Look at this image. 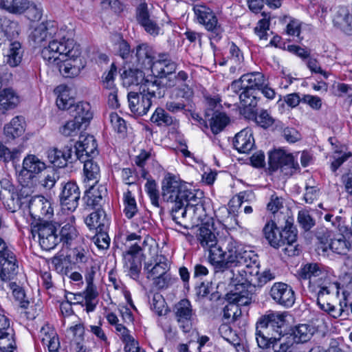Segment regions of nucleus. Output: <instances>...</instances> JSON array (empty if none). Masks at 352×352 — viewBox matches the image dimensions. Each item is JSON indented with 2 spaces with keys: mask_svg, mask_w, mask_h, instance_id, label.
I'll use <instances>...</instances> for the list:
<instances>
[{
  "mask_svg": "<svg viewBox=\"0 0 352 352\" xmlns=\"http://www.w3.org/2000/svg\"><path fill=\"white\" fill-rule=\"evenodd\" d=\"M124 213L128 219H131L138 212L137 204L135 198L132 196L131 192L127 190L124 193Z\"/></svg>",
  "mask_w": 352,
  "mask_h": 352,
  "instance_id": "obj_58",
  "label": "nucleus"
},
{
  "mask_svg": "<svg viewBox=\"0 0 352 352\" xmlns=\"http://www.w3.org/2000/svg\"><path fill=\"white\" fill-rule=\"evenodd\" d=\"M273 339L272 348L274 352H287L294 342L292 335L283 334V331H280L277 336L274 335Z\"/></svg>",
  "mask_w": 352,
  "mask_h": 352,
  "instance_id": "obj_47",
  "label": "nucleus"
},
{
  "mask_svg": "<svg viewBox=\"0 0 352 352\" xmlns=\"http://www.w3.org/2000/svg\"><path fill=\"white\" fill-rule=\"evenodd\" d=\"M145 190L149 197L152 205L157 208H160V192L156 182L154 180H148L145 184Z\"/></svg>",
  "mask_w": 352,
  "mask_h": 352,
  "instance_id": "obj_59",
  "label": "nucleus"
},
{
  "mask_svg": "<svg viewBox=\"0 0 352 352\" xmlns=\"http://www.w3.org/2000/svg\"><path fill=\"white\" fill-rule=\"evenodd\" d=\"M339 286L337 283L332 282L331 278L324 275L311 285H308L309 292L316 296L317 304L320 308H330V301L334 292L338 293Z\"/></svg>",
  "mask_w": 352,
  "mask_h": 352,
  "instance_id": "obj_5",
  "label": "nucleus"
},
{
  "mask_svg": "<svg viewBox=\"0 0 352 352\" xmlns=\"http://www.w3.org/2000/svg\"><path fill=\"white\" fill-rule=\"evenodd\" d=\"M263 231L265 238L272 247L274 248L281 247V230L274 221H268L264 226Z\"/></svg>",
  "mask_w": 352,
  "mask_h": 352,
  "instance_id": "obj_41",
  "label": "nucleus"
},
{
  "mask_svg": "<svg viewBox=\"0 0 352 352\" xmlns=\"http://www.w3.org/2000/svg\"><path fill=\"white\" fill-rule=\"evenodd\" d=\"M324 219L330 222L332 228L337 230L339 233H347L349 230L352 234V217H351V226L346 224V218L340 216L334 217L333 214H327L324 216Z\"/></svg>",
  "mask_w": 352,
  "mask_h": 352,
  "instance_id": "obj_50",
  "label": "nucleus"
},
{
  "mask_svg": "<svg viewBox=\"0 0 352 352\" xmlns=\"http://www.w3.org/2000/svg\"><path fill=\"white\" fill-rule=\"evenodd\" d=\"M48 159L54 166L58 168L65 167L67 162H72L74 157L72 151L70 147H65L63 150H59L56 148L50 149L47 153Z\"/></svg>",
  "mask_w": 352,
  "mask_h": 352,
  "instance_id": "obj_34",
  "label": "nucleus"
},
{
  "mask_svg": "<svg viewBox=\"0 0 352 352\" xmlns=\"http://www.w3.org/2000/svg\"><path fill=\"white\" fill-rule=\"evenodd\" d=\"M124 267L129 275L134 280H138L142 269L143 253L141 246L138 243L128 245V249L123 252Z\"/></svg>",
  "mask_w": 352,
  "mask_h": 352,
  "instance_id": "obj_8",
  "label": "nucleus"
},
{
  "mask_svg": "<svg viewBox=\"0 0 352 352\" xmlns=\"http://www.w3.org/2000/svg\"><path fill=\"white\" fill-rule=\"evenodd\" d=\"M333 232L332 229L327 228V241L329 243V249L336 254H346L350 249L351 244L346 240L345 233L333 234Z\"/></svg>",
  "mask_w": 352,
  "mask_h": 352,
  "instance_id": "obj_29",
  "label": "nucleus"
},
{
  "mask_svg": "<svg viewBox=\"0 0 352 352\" xmlns=\"http://www.w3.org/2000/svg\"><path fill=\"white\" fill-rule=\"evenodd\" d=\"M187 201L188 212L195 214V217H192V225H197L198 226L199 224H202V226L209 224L210 218L206 213L201 199L194 194V197L190 198L189 201Z\"/></svg>",
  "mask_w": 352,
  "mask_h": 352,
  "instance_id": "obj_32",
  "label": "nucleus"
},
{
  "mask_svg": "<svg viewBox=\"0 0 352 352\" xmlns=\"http://www.w3.org/2000/svg\"><path fill=\"white\" fill-rule=\"evenodd\" d=\"M33 238L37 235L41 248L49 251L54 249L59 243L58 225L56 222L44 221L36 223L31 228Z\"/></svg>",
  "mask_w": 352,
  "mask_h": 352,
  "instance_id": "obj_6",
  "label": "nucleus"
},
{
  "mask_svg": "<svg viewBox=\"0 0 352 352\" xmlns=\"http://www.w3.org/2000/svg\"><path fill=\"white\" fill-rule=\"evenodd\" d=\"M177 64L169 58L167 54H160L152 71L153 75L160 78L171 75L175 72Z\"/></svg>",
  "mask_w": 352,
  "mask_h": 352,
  "instance_id": "obj_28",
  "label": "nucleus"
},
{
  "mask_svg": "<svg viewBox=\"0 0 352 352\" xmlns=\"http://www.w3.org/2000/svg\"><path fill=\"white\" fill-rule=\"evenodd\" d=\"M322 265L317 263H309L302 265L298 272L300 279L309 280L308 285H311L326 275Z\"/></svg>",
  "mask_w": 352,
  "mask_h": 352,
  "instance_id": "obj_26",
  "label": "nucleus"
},
{
  "mask_svg": "<svg viewBox=\"0 0 352 352\" xmlns=\"http://www.w3.org/2000/svg\"><path fill=\"white\" fill-rule=\"evenodd\" d=\"M87 186L89 188L85 191V195L83 197L86 205L94 209L101 208L104 198L107 195V188L103 185L97 186L93 184H89Z\"/></svg>",
  "mask_w": 352,
  "mask_h": 352,
  "instance_id": "obj_23",
  "label": "nucleus"
},
{
  "mask_svg": "<svg viewBox=\"0 0 352 352\" xmlns=\"http://www.w3.org/2000/svg\"><path fill=\"white\" fill-rule=\"evenodd\" d=\"M107 230L96 231L92 241L94 244L101 250H106L109 247L110 238L107 232Z\"/></svg>",
  "mask_w": 352,
  "mask_h": 352,
  "instance_id": "obj_62",
  "label": "nucleus"
},
{
  "mask_svg": "<svg viewBox=\"0 0 352 352\" xmlns=\"http://www.w3.org/2000/svg\"><path fill=\"white\" fill-rule=\"evenodd\" d=\"M41 334L45 336L41 338V342L43 345H46L50 352H58L60 346L58 338L53 330L47 331L45 328L43 327L41 331Z\"/></svg>",
  "mask_w": 352,
  "mask_h": 352,
  "instance_id": "obj_55",
  "label": "nucleus"
},
{
  "mask_svg": "<svg viewBox=\"0 0 352 352\" xmlns=\"http://www.w3.org/2000/svg\"><path fill=\"white\" fill-rule=\"evenodd\" d=\"M145 93L141 91L129 92L128 94L129 106L131 111L138 116H142L148 112L152 105V101Z\"/></svg>",
  "mask_w": 352,
  "mask_h": 352,
  "instance_id": "obj_21",
  "label": "nucleus"
},
{
  "mask_svg": "<svg viewBox=\"0 0 352 352\" xmlns=\"http://www.w3.org/2000/svg\"><path fill=\"white\" fill-rule=\"evenodd\" d=\"M268 163L271 170L275 171L280 168L285 175H292L298 167L292 155L287 154L282 150L270 152Z\"/></svg>",
  "mask_w": 352,
  "mask_h": 352,
  "instance_id": "obj_12",
  "label": "nucleus"
},
{
  "mask_svg": "<svg viewBox=\"0 0 352 352\" xmlns=\"http://www.w3.org/2000/svg\"><path fill=\"white\" fill-rule=\"evenodd\" d=\"M197 239L201 246L209 251L208 259L210 262L213 250L219 249V239H217L215 233L210 228L209 224L203 225L199 228Z\"/></svg>",
  "mask_w": 352,
  "mask_h": 352,
  "instance_id": "obj_19",
  "label": "nucleus"
},
{
  "mask_svg": "<svg viewBox=\"0 0 352 352\" xmlns=\"http://www.w3.org/2000/svg\"><path fill=\"white\" fill-rule=\"evenodd\" d=\"M82 294H83L84 301H85L87 312L93 311L97 304L96 298L98 296V292L93 283L89 280L86 289Z\"/></svg>",
  "mask_w": 352,
  "mask_h": 352,
  "instance_id": "obj_52",
  "label": "nucleus"
},
{
  "mask_svg": "<svg viewBox=\"0 0 352 352\" xmlns=\"http://www.w3.org/2000/svg\"><path fill=\"white\" fill-rule=\"evenodd\" d=\"M174 311L180 327L184 331L188 332L195 316L190 302L187 299L181 300L175 305Z\"/></svg>",
  "mask_w": 352,
  "mask_h": 352,
  "instance_id": "obj_17",
  "label": "nucleus"
},
{
  "mask_svg": "<svg viewBox=\"0 0 352 352\" xmlns=\"http://www.w3.org/2000/svg\"><path fill=\"white\" fill-rule=\"evenodd\" d=\"M74 217L72 216L69 222L57 223L59 241L63 245H71L78 238V232L74 224Z\"/></svg>",
  "mask_w": 352,
  "mask_h": 352,
  "instance_id": "obj_33",
  "label": "nucleus"
},
{
  "mask_svg": "<svg viewBox=\"0 0 352 352\" xmlns=\"http://www.w3.org/2000/svg\"><path fill=\"white\" fill-rule=\"evenodd\" d=\"M257 322L264 326L270 332L273 331L278 334L280 331H283L282 329L285 326V316L284 314L272 312L261 316Z\"/></svg>",
  "mask_w": 352,
  "mask_h": 352,
  "instance_id": "obj_31",
  "label": "nucleus"
},
{
  "mask_svg": "<svg viewBox=\"0 0 352 352\" xmlns=\"http://www.w3.org/2000/svg\"><path fill=\"white\" fill-rule=\"evenodd\" d=\"M5 49L4 56L6 63L12 67L19 66L23 56L24 50L20 42L16 41H10L3 42Z\"/></svg>",
  "mask_w": 352,
  "mask_h": 352,
  "instance_id": "obj_25",
  "label": "nucleus"
},
{
  "mask_svg": "<svg viewBox=\"0 0 352 352\" xmlns=\"http://www.w3.org/2000/svg\"><path fill=\"white\" fill-rule=\"evenodd\" d=\"M63 33L51 23H41L34 28L30 37L36 45L52 39L42 50V57L64 77L73 78L80 74L85 63L80 57V45L73 39L66 38Z\"/></svg>",
  "mask_w": 352,
  "mask_h": 352,
  "instance_id": "obj_1",
  "label": "nucleus"
},
{
  "mask_svg": "<svg viewBox=\"0 0 352 352\" xmlns=\"http://www.w3.org/2000/svg\"><path fill=\"white\" fill-rule=\"evenodd\" d=\"M256 122L264 129H267L273 125L275 120L268 113L267 110H261L255 116Z\"/></svg>",
  "mask_w": 352,
  "mask_h": 352,
  "instance_id": "obj_63",
  "label": "nucleus"
},
{
  "mask_svg": "<svg viewBox=\"0 0 352 352\" xmlns=\"http://www.w3.org/2000/svg\"><path fill=\"white\" fill-rule=\"evenodd\" d=\"M256 340L258 347L261 349H267L272 347L274 335H270L269 330L264 326L256 322Z\"/></svg>",
  "mask_w": 352,
  "mask_h": 352,
  "instance_id": "obj_46",
  "label": "nucleus"
},
{
  "mask_svg": "<svg viewBox=\"0 0 352 352\" xmlns=\"http://www.w3.org/2000/svg\"><path fill=\"white\" fill-rule=\"evenodd\" d=\"M270 295L279 305L289 308L293 306L296 295L293 288L284 283H275L271 287Z\"/></svg>",
  "mask_w": 352,
  "mask_h": 352,
  "instance_id": "obj_13",
  "label": "nucleus"
},
{
  "mask_svg": "<svg viewBox=\"0 0 352 352\" xmlns=\"http://www.w3.org/2000/svg\"><path fill=\"white\" fill-rule=\"evenodd\" d=\"M19 32V25L16 21H11L6 17L0 19V40L3 39V42H8V40L12 41ZM2 43H0V45Z\"/></svg>",
  "mask_w": 352,
  "mask_h": 352,
  "instance_id": "obj_38",
  "label": "nucleus"
},
{
  "mask_svg": "<svg viewBox=\"0 0 352 352\" xmlns=\"http://www.w3.org/2000/svg\"><path fill=\"white\" fill-rule=\"evenodd\" d=\"M59 178L58 172L54 168H50L46 170L44 178L40 182L45 188L51 189L54 186Z\"/></svg>",
  "mask_w": 352,
  "mask_h": 352,
  "instance_id": "obj_60",
  "label": "nucleus"
},
{
  "mask_svg": "<svg viewBox=\"0 0 352 352\" xmlns=\"http://www.w3.org/2000/svg\"><path fill=\"white\" fill-rule=\"evenodd\" d=\"M210 263L216 272H223L230 268L253 267V272L255 273L258 255L253 251L243 250L235 239L228 235L219 239V249L213 250Z\"/></svg>",
  "mask_w": 352,
  "mask_h": 352,
  "instance_id": "obj_2",
  "label": "nucleus"
},
{
  "mask_svg": "<svg viewBox=\"0 0 352 352\" xmlns=\"http://www.w3.org/2000/svg\"><path fill=\"white\" fill-rule=\"evenodd\" d=\"M84 163V182L89 184H97L100 177V169L97 162L93 158L85 159L80 161Z\"/></svg>",
  "mask_w": 352,
  "mask_h": 352,
  "instance_id": "obj_40",
  "label": "nucleus"
},
{
  "mask_svg": "<svg viewBox=\"0 0 352 352\" xmlns=\"http://www.w3.org/2000/svg\"><path fill=\"white\" fill-rule=\"evenodd\" d=\"M317 331V328L310 324H299L292 329L293 340L297 343L309 341Z\"/></svg>",
  "mask_w": 352,
  "mask_h": 352,
  "instance_id": "obj_39",
  "label": "nucleus"
},
{
  "mask_svg": "<svg viewBox=\"0 0 352 352\" xmlns=\"http://www.w3.org/2000/svg\"><path fill=\"white\" fill-rule=\"evenodd\" d=\"M193 10L198 22L203 24L207 30L211 32L212 37L219 40L223 30L213 11L205 5H196Z\"/></svg>",
  "mask_w": 352,
  "mask_h": 352,
  "instance_id": "obj_9",
  "label": "nucleus"
},
{
  "mask_svg": "<svg viewBox=\"0 0 352 352\" xmlns=\"http://www.w3.org/2000/svg\"><path fill=\"white\" fill-rule=\"evenodd\" d=\"M298 222L305 230L309 231L315 226V219L307 210H300L298 214Z\"/></svg>",
  "mask_w": 352,
  "mask_h": 352,
  "instance_id": "obj_61",
  "label": "nucleus"
},
{
  "mask_svg": "<svg viewBox=\"0 0 352 352\" xmlns=\"http://www.w3.org/2000/svg\"><path fill=\"white\" fill-rule=\"evenodd\" d=\"M188 212V201L177 202L173 204L171 208V216L173 221L181 226L187 223V214Z\"/></svg>",
  "mask_w": 352,
  "mask_h": 352,
  "instance_id": "obj_45",
  "label": "nucleus"
},
{
  "mask_svg": "<svg viewBox=\"0 0 352 352\" xmlns=\"http://www.w3.org/2000/svg\"><path fill=\"white\" fill-rule=\"evenodd\" d=\"M28 0H0V8L12 14H21L29 8Z\"/></svg>",
  "mask_w": 352,
  "mask_h": 352,
  "instance_id": "obj_44",
  "label": "nucleus"
},
{
  "mask_svg": "<svg viewBox=\"0 0 352 352\" xmlns=\"http://www.w3.org/2000/svg\"><path fill=\"white\" fill-rule=\"evenodd\" d=\"M254 140L250 129L245 128L239 132L234 137L233 145L239 153H247L252 150Z\"/></svg>",
  "mask_w": 352,
  "mask_h": 352,
  "instance_id": "obj_35",
  "label": "nucleus"
},
{
  "mask_svg": "<svg viewBox=\"0 0 352 352\" xmlns=\"http://www.w3.org/2000/svg\"><path fill=\"white\" fill-rule=\"evenodd\" d=\"M151 122L159 126H168L173 124L174 119L165 109L158 107L153 113L151 118Z\"/></svg>",
  "mask_w": 352,
  "mask_h": 352,
  "instance_id": "obj_54",
  "label": "nucleus"
},
{
  "mask_svg": "<svg viewBox=\"0 0 352 352\" xmlns=\"http://www.w3.org/2000/svg\"><path fill=\"white\" fill-rule=\"evenodd\" d=\"M238 269L236 270L232 268L226 270L225 276L229 279V285L235 287V296H242L243 293H246L249 286L252 285V274H250V269L245 268Z\"/></svg>",
  "mask_w": 352,
  "mask_h": 352,
  "instance_id": "obj_11",
  "label": "nucleus"
},
{
  "mask_svg": "<svg viewBox=\"0 0 352 352\" xmlns=\"http://www.w3.org/2000/svg\"><path fill=\"white\" fill-rule=\"evenodd\" d=\"M281 246L287 245L284 251L289 256H293L298 254V250L296 245H294L296 242L297 234L292 226L288 227L287 225L281 230Z\"/></svg>",
  "mask_w": 352,
  "mask_h": 352,
  "instance_id": "obj_37",
  "label": "nucleus"
},
{
  "mask_svg": "<svg viewBox=\"0 0 352 352\" xmlns=\"http://www.w3.org/2000/svg\"><path fill=\"white\" fill-rule=\"evenodd\" d=\"M162 190L163 200L173 204L189 201L190 198L194 197V192L188 190L186 185L182 184L174 177H168L164 179Z\"/></svg>",
  "mask_w": 352,
  "mask_h": 352,
  "instance_id": "obj_4",
  "label": "nucleus"
},
{
  "mask_svg": "<svg viewBox=\"0 0 352 352\" xmlns=\"http://www.w3.org/2000/svg\"><path fill=\"white\" fill-rule=\"evenodd\" d=\"M241 78L245 91L254 92L256 89L264 86L265 80L264 75L260 72L245 74L241 76Z\"/></svg>",
  "mask_w": 352,
  "mask_h": 352,
  "instance_id": "obj_42",
  "label": "nucleus"
},
{
  "mask_svg": "<svg viewBox=\"0 0 352 352\" xmlns=\"http://www.w3.org/2000/svg\"><path fill=\"white\" fill-rule=\"evenodd\" d=\"M20 96L18 92L12 87H7L0 91V112L6 114L13 110L20 103Z\"/></svg>",
  "mask_w": 352,
  "mask_h": 352,
  "instance_id": "obj_27",
  "label": "nucleus"
},
{
  "mask_svg": "<svg viewBox=\"0 0 352 352\" xmlns=\"http://www.w3.org/2000/svg\"><path fill=\"white\" fill-rule=\"evenodd\" d=\"M256 272L254 273L253 267H250V274H252V286L254 287H262L265 284H266L267 282L271 281L275 278V274L272 273L270 270H265L263 273H259V268H260V262L259 259L258 258V265L256 267Z\"/></svg>",
  "mask_w": 352,
  "mask_h": 352,
  "instance_id": "obj_48",
  "label": "nucleus"
},
{
  "mask_svg": "<svg viewBox=\"0 0 352 352\" xmlns=\"http://www.w3.org/2000/svg\"><path fill=\"white\" fill-rule=\"evenodd\" d=\"M15 347L13 329L8 328L0 332V350L2 352H13Z\"/></svg>",
  "mask_w": 352,
  "mask_h": 352,
  "instance_id": "obj_51",
  "label": "nucleus"
},
{
  "mask_svg": "<svg viewBox=\"0 0 352 352\" xmlns=\"http://www.w3.org/2000/svg\"><path fill=\"white\" fill-rule=\"evenodd\" d=\"M229 122V118L221 112L216 111L210 120V126L214 134L220 133Z\"/></svg>",
  "mask_w": 352,
  "mask_h": 352,
  "instance_id": "obj_53",
  "label": "nucleus"
},
{
  "mask_svg": "<svg viewBox=\"0 0 352 352\" xmlns=\"http://www.w3.org/2000/svg\"><path fill=\"white\" fill-rule=\"evenodd\" d=\"M335 28L347 34H352V14L346 7H339L334 10L332 16Z\"/></svg>",
  "mask_w": 352,
  "mask_h": 352,
  "instance_id": "obj_24",
  "label": "nucleus"
},
{
  "mask_svg": "<svg viewBox=\"0 0 352 352\" xmlns=\"http://www.w3.org/2000/svg\"><path fill=\"white\" fill-rule=\"evenodd\" d=\"M80 197V192L76 182H68L62 184L59 195L60 203L64 210L74 211Z\"/></svg>",
  "mask_w": 352,
  "mask_h": 352,
  "instance_id": "obj_14",
  "label": "nucleus"
},
{
  "mask_svg": "<svg viewBox=\"0 0 352 352\" xmlns=\"http://www.w3.org/2000/svg\"><path fill=\"white\" fill-rule=\"evenodd\" d=\"M56 94H58L56 98V105L60 109H68L72 112L73 100L68 98V90L65 86H58L55 89Z\"/></svg>",
  "mask_w": 352,
  "mask_h": 352,
  "instance_id": "obj_49",
  "label": "nucleus"
},
{
  "mask_svg": "<svg viewBox=\"0 0 352 352\" xmlns=\"http://www.w3.org/2000/svg\"><path fill=\"white\" fill-rule=\"evenodd\" d=\"M135 7V19L144 30L151 35H158L160 28L155 18L151 15L146 0H133Z\"/></svg>",
  "mask_w": 352,
  "mask_h": 352,
  "instance_id": "obj_10",
  "label": "nucleus"
},
{
  "mask_svg": "<svg viewBox=\"0 0 352 352\" xmlns=\"http://www.w3.org/2000/svg\"><path fill=\"white\" fill-rule=\"evenodd\" d=\"M30 215L35 219H50L53 214L50 203L43 196L32 197L29 201Z\"/></svg>",
  "mask_w": 352,
  "mask_h": 352,
  "instance_id": "obj_18",
  "label": "nucleus"
},
{
  "mask_svg": "<svg viewBox=\"0 0 352 352\" xmlns=\"http://www.w3.org/2000/svg\"><path fill=\"white\" fill-rule=\"evenodd\" d=\"M133 53L135 54L132 56L134 59V63L139 69H146L153 71L154 64H155V53L153 48L147 43H141L138 45L135 49L133 50Z\"/></svg>",
  "mask_w": 352,
  "mask_h": 352,
  "instance_id": "obj_15",
  "label": "nucleus"
},
{
  "mask_svg": "<svg viewBox=\"0 0 352 352\" xmlns=\"http://www.w3.org/2000/svg\"><path fill=\"white\" fill-rule=\"evenodd\" d=\"M240 102L244 110L248 113H254L257 104L256 96L254 91H242L239 94Z\"/></svg>",
  "mask_w": 352,
  "mask_h": 352,
  "instance_id": "obj_56",
  "label": "nucleus"
},
{
  "mask_svg": "<svg viewBox=\"0 0 352 352\" xmlns=\"http://www.w3.org/2000/svg\"><path fill=\"white\" fill-rule=\"evenodd\" d=\"M25 122L22 116L14 117L9 123L5 124L3 133L9 140L20 137L25 132Z\"/></svg>",
  "mask_w": 352,
  "mask_h": 352,
  "instance_id": "obj_36",
  "label": "nucleus"
},
{
  "mask_svg": "<svg viewBox=\"0 0 352 352\" xmlns=\"http://www.w3.org/2000/svg\"><path fill=\"white\" fill-rule=\"evenodd\" d=\"M46 169L45 164L35 155H28L23 160L19 181L23 187L32 188L37 183L36 175Z\"/></svg>",
  "mask_w": 352,
  "mask_h": 352,
  "instance_id": "obj_7",
  "label": "nucleus"
},
{
  "mask_svg": "<svg viewBox=\"0 0 352 352\" xmlns=\"http://www.w3.org/2000/svg\"><path fill=\"white\" fill-rule=\"evenodd\" d=\"M0 199L6 209L12 212L20 209L22 205L21 199L16 192L10 193L9 196H0Z\"/></svg>",
  "mask_w": 352,
  "mask_h": 352,
  "instance_id": "obj_57",
  "label": "nucleus"
},
{
  "mask_svg": "<svg viewBox=\"0 0 352 352\" xmlns=\"http://www.w3.org/2000/svg\"><path fill=\"white\" fill-rule=\"evenodd\" d=\"M82 125L79 120L74 119L73 120L68 121L60 129V132L65 136H72L77 134Z\"/></svg>",
  "mask_w": 352,
  "mask_h": 352,
  "instance_id": "obj_64",
  "label": "nucleus"
},
{
  "mask_svg": "<svg viewBox=\"0 0 352 352\" xmlns=\"http://www.w3.org/2000/svg\"><path fill=\"white\" fill-rule=\"evenodd\" d=\"M72 116L74 120H79L81 124H87L92 118L91 106L88 102H80L72 107Z\"/></svg>",
  "mask_w": 352,
  "mask_h": 352,
  "instance_id": "obj_43",
  "label": "nucleus"
},
{
  "mask_svg": "<svg viewBox=\"0 0 352 352\" xmlns=\"http://www.w3.org/2000/svg\"><path fill=\"white\" fill-rule=\"evenodd\" d=\"M85 223L90 230H104L109 228V219L105 211L98 208L85 219Z\"/></svg>",
  "mask_w": 352,
  "mask_h": 352,
  "instance_id": "obj_30",
  "label": "nucleus"
},
{
  "mask_svg": "<svg viewBox=\"0 0 352 352\" xmlns=\"http://www.w3.org/2000/svg\"><path fill=\"white\" fill-rule=\"evenodd\" d=\"M144 270L148 279L162 276L168 272L169 264L168 259L162 254H157L144 263Z\"/></svg>",
  "mask_w": 352,
  "mask_h": 352,
  "instance_id": "obj_20",
  "label": "nucleus"
},
{
  "mask_svg": "<svg viewBox=\"0 0 352 352\" xmlns=\"http://www.w3.org/2000/svg\"><path fill=\"white\" fill-rule=\"evenodd\" d=\"M123 75L126 78H131L130 82L133 84H141L140 91L150 98H161L163 96V93L161 91L160 82L158 80V76L156 75L147 76L146 78L143 76V72L139 69H129L124 71Z\"/></svg>",
  "mask_w": 352,
  "mask_h": 352,
  "instance_id": "obj_3",
  "label": "nucleus"
},
{
  "mask_svg": "<svg viewBox=\"0 0 352 352\" xmlns=\"http://www.w3.org/2000/svg\"><path fill=\"white\" fill-rule=\"evenodd\" d=\"M18 264L16 256L12 251L6 252L0 256V278L3 281L13 278L17 274Z\"/></svg>",
  "mask_w": 352,
  "mask_h": 352,
  "instance_id": "obj_22",
  "label": "nucleus"
},
{
  "mask_svg": "<svg viewBox=\"0 0 352 352\" xmlns=\"http://www.w3.org/2000/svg\"><path fill=\"white\" fill-rule=\"evenodd\" d=\"M98 144L93 135H80V140L75 144L74 157L79 161L93 158L98 155Z\"/></svg>",
  "mask_w": 352,
  "mask_h": 352,
  "instance_id": "obj_16",
  "label": "nucleus"
}]
</instances>
